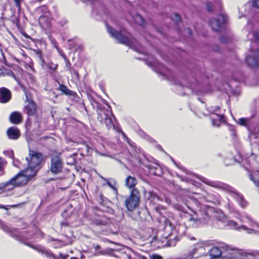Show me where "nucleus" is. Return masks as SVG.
<instances>
[{
	"label": "nucleus",
	"instance_id": "1",
	"mask_svg": "<svg viewBox=\"0 0 259 259\" xmlns=\"http://www.w3.org/2000/svg\"><path fill=\"white\" fill-rule=\"evenodd\" d=\"M195 195L188 196L187 199H183L187 208L179 203H172L171 199L168 197L165 198V201L168 205H171L175 209L183 213L186 221L193 227L197 228L208 224L212 219L215 218L218 222L223 223L224 226L228 227L230 229H242L248 234L259 235L258 231L245 225L240 226L236 222L228 220L223 214L218 216V211L215 208L202 204L198 200L199 194L195 193Z\"/></svg>",
	"mask_w": 259,
	"mask_h": 259
},
{
	"label": "nucleus",
	"instance_id": "2",
	"mask_svg": "<svg viewBox=\"0 0 259 259\" xmlns=\"http://www.w3.org/2000/svg\"><path fill=\"white\" fill-rule=\"evenodd\" d=\"M26 139L29 147V157H26L27 161V167L20 171L17 175L11 178L8 181L0 183V193L2 191H9L14 188L25 185L32 178V150L31 146L32 142L30 130L31 128V121L30 117H28L26 123Z\"/></svg>",
	"mask_w": 259,
	"mask_h": 259
},
{
	"label": "nucleus",
	"instance_id": "3",
	"mask_svg": "<svg viewBox=\"0 0 259 259\" xmlns=\"http://www.w3.org/2000/svg\"><path fill=\"white\" fill-rule=\"evenodd\" d=\"M197 177L205 184L228 193L242 208H245L248 205V202L244 199L243 196L240 194L235 188L229 185L220 181H212L200 176H198Z\"/></svg>",
	"mask_w": 259,
	"mask_h": 259
},
{
	"label": "nucleus",
	"instance_id": "4",
	"mask_svg": "<svg viewBox=\"0 0 259 259\" xmlns=\"http://www.w3.org/2000/svg\"><path fill=\"white\" fill-rule=\"evenodd\" d=\"M208 252L212 258H218L221 255L224 258H234L237 257V254L241 253V251L238 249L223 243L209 249Z\"/></svg>",
	"mask_w": 259,
	"mask_h": 259
},
{
	"label": "nucleus",
	"instance_id": "5",
	"mask_svg": "<svg viewBox=\"0 0 259 259\" xmlns=\"http://www.w3.org/2000/svg\"><path fill=\"white\" fill-rule=\"evenodd\" d=\"M106 27L110 35L116 39L119 43L125 45L131 48H135L139 46V42L134 39L131 34L126 31L124 30H121L120 31H116L108 24H106Z\"/></svg>",
	"mask_w": 259,
	"mask_h": 259
},
{
	"label": "nucleus",
	"instance_id": "6",
	"mask_svg": "<svg viewBox=\"0 0 259 259\" xmlns=\"http://www.w3.org/2000/svg\"><path fill=\"white\" fill-rule=\"evenodd\" d=\"M96 108L98 120L102 123H105L108 128L112 126L114 127L113 120L114 117L112 114L111 107L107 104L100 105Z\"/></svg>",
	"mask_w": 259,
	"mask_h": 259
},
{
	"label": "nucleus",
	"instance_id": "7",
	"mask_svg": "<svg viewBox=\"0 0 259 259\" xmlns=\"http://www.w3.org/2000/svg\"><path fill=\"white\" fill-rule=\"evenodd\" d=\"M35 17H38V23L42 29L45 31L49 30L51 27L52 16L48 11V7L46 5L39 7L34 12Z\"/></svg>",
	"mask_w": 259,
	"mask_h": 259
},
{
	"label": "nucleus",
	"instance_id": "8",
	"mask_svg": "<svg viewBox=\"0 0 259 259\" xmlns=\"http://www.w3.org/2000/svg\"><path fill=\"white\" fill-rule=\"evenodd\" d=\"M224 206L230 213L234 214L235 217L239 219L241 223H246L251 227H259V224L255 222L248 214L246 213L241 214L237 210L233 203L229 199L224 203Z\"/></svg>",
	"mask_w": 259,
	"mask_h": 259
},
{
	"label": "nucleus",
	"instance_id": "9",
	"mask_svg": "<svg viewBox=\"0 0 259 259\" xmlns=\"http://www.w3.org/2000/svg\"><path fill=\"white\" fill-rule=\"evenodd\" d=\"M8 209V208L6 206L0 204V209ZM0 228L2 229L4 232L9 234L11 237L15 239L22 241L25 244L28 245L30 247H32V243L31 241H27L26 240V236L24 233L21 235H19L15 233L17 232L18 229L16 228L11 227L9 226L4 223L0 220Z\"/></svg>",
	"mask_w": 259,
	"mask_h": 259
},
{
	"label": "nucleus",
	"instance_id": "10",
	"mask_svg": "<svg viewBox=\"0 0 259 259\" xmlns=\"http://www.w3.org/2000/svg\"><path fill=\"white\" fill-rule=\"evenodd\" d=\"M35 48H33L35 57L38 59L40 65L44 67L45 57L47 50V44L43 39H33Z\"/></svg>",
	"mask_w": 259,
	"mask_h": 259
},
{
	"label": "nucleus",
	"instance_id": "11",
	"mask_svg": "<svg viewBox=\"0 0 259 259\" xmlns=\"http://www.w3.org/2000/svg\"><path fill=\"white\" fill-rule=\"evenodd\" d=\"M208 243L206 241H202L196 243L194 245L193 248L189 251L185 255V259H192L194 257L195 254H198L200 256H203L207 254L208 249Z\"/></svg>",
	"mask_w": 259,
	"mask_h": 259
},
{
	"label": "nucleus",
	"instance_id": "12",
	"mask_svg": "<svg viewBox=\"0 0 259 259\" xmlns=\"http://www.w3.org/2000/svg\"><path fill=\"white\" fill-rule=\"evenodd\" d=\"M140 201L139 191L136 188L132 189L131 195L125 201V205L128 211H133L138 206Z\"/></svg>",
	"mask_w": 259,
	"mask_h": 259
},
{
	"label": "nucleus",
	"instance_id": "13",
	"mask_svg": "<svg viewBox=\"0 0 259 259\" xmlns=\"http://www.w3.org/2000/svg\"><path fill=\"white\" fill-rule=\"evenodd\" d=\"M219 106H217L214 108L211 107L209 109H207L206 112H202V114L207 115L209 113H212L211 116L212 124L214 126H219L222 122L225 121L224 114L219 112Z\"/></svg>",
	"mask_w": 259,
	"mask_h": 259
},
{
	"label": "nucleus",
	"instance_id": "14",
	"mask_svg": "<svg viewBox=\"0 0 259 259\" xmlns=\"http://www.w3.org/2000/svg\"><path fill=\"white\" fill-rule=\"evenodd\" d=\"M227 19L226 15L221 13L217 19L210 20L209 21V25L213 31L219 32L224 28Z\"/></svg>",
	"mask_w": 259,
	"mask_h": 259
},
{
	"label": "nucleus",
	"instance_id": "15",
	"mask_svg": "<svg viewBox=\"0 0 259 259\" xmlns=\"http://www.w3.org/2000/svg\"><path fill=\"white\" fill-rule=\"evenodd\" d=\"M46 158L42 153L33 151V177L45 164Z\"/></svg>",
	"mask_w": 259,
	"mask_h": 259
},
{
	"label": "nucleus",
	"instance_id": "16",
	"mask_svg": "<svg viewBox=\"0 0 259 259\" xmlns=\"http://www.w3.org/2000/svg\"><path fill=\"white\" fill-rule=\"evenodd\" d=\"M250 54L246 57V62L250 67L259 66V49L254 50L251 47L250 48Z\"/></svg>",
	"mask_w": 259,
	"mask_h": 259
},
{
	"label": "nucleus",
	"instance_id": "17",
	"mask_svg": "<svg viewBox=\"0 0 259 259\" xmlns=\"http://www.w3.org/2000/svg\"><path fill=\"white\" fill-rule=\"evenodd\" d=\"M26 97L25 102L27 103L24 107V112L26 113L28 116L32 115V96L31 93L27 90L24 86L21 87Z\"/></svg>",
	"mask_w": 259,
	"mask_h": 259
},
{
	"label": "nucleus",
	"instance_id": "18",
	"mask_svg": "<svg viewBox=\"0 0 259 259\" xmlns=\"http://www.w3.org/2000/svg\"><path fill=\"white\" fill-rule=\"evenodd\" d=\"M139 162L146 167L148 168L150 174L158 177H160L162 175V168L159 164L157 163L145 164L144 162H142L141 160H140Z\"/></svg>",
	"mask_w": 259,
	"mask_h": 259
},
{
	"label": "nucleus",
	"instance_id": "19",
	"mask_svg": "<svg viewBox=\"0 0 259 259\" xmlns=\"http://www.w3.org/2000/svg\"><path fill=\"white\" fill-rule=\"evenodd\" d=\"M171 159H172L173 162L174 163V164L176 165V166L178 168H179L180 169L184 171L186 174V175H188V176H181V175L177 174V176L181 180V181H184V182H186L187 183H191L193 184L194 185L197 186L196 184H195L194 183H195V182L193 180V176L190 174V172L188 170H186L181 165L176 163V162L172 158H171Z\"/></svg>",
	"mask_w": 259,
	"mask_h": 259
},
{
	"label": "nucleus",
	"instance_id": "20",
	"mask_svg": "<svg viewBox=\"0 0 259 259\" xmlns=\"http://www.w3.org/2000/svg\"><path fill=\"white\" fill-rule=\"evenodd\" d=\"M62 168V162L60 158L58 156L53 157L51 159V171L54 174H57L61 171Z\"/></svg>",
	"mask_w": 259,
	"mask_h": 259
},
{
	"label": "nucleus",
	"instance_id": "21",
	"mask_svg": "<svg viewBox=\"0 0 259 259\" xmlns=\"http://www.w3.org/2000/svg\"><path fill=\"white\" fill-rule=\"evenodd\" d=\"M33 249L37 250L38 252H41L42 254L45 255L48 258H52L53 259H67L68 255H64L62 253H60L59 256H56L52 251L47 250L42 247H37L33 245Z\"/></svg>",
	"mask_w": 259,
	"mask_h": 259
},
{
	"label": "nucleus",
	"instance_id": "22",
	"mask_svg": "<svg viewBox=\"0 0 259 259\" xmlns=\"http://www.w3.org/2000/svg\"><path fill=\"white\" fill-rule=\"evenodd\" d=\"M205 201L212 203L215 204H220L221 200V196L218 193H206L202 198Z\"/></svg>",
	"mask_w": 259,
	"mask_h": 259
},
{
	"label": "nucleus",
	"instance_id": "23",
	"mask_svg": "<svg viewBox=\"0 0 259 259\" xmlns=\"http://www.w3.org/2000/svg\"><path fill=\"white\" fill-rule=\"evenodd\" d=\"M11 98V93L8 89L5 88L0 89V102L7 103L10 101Z\"/></svg>",
	"mask_w": 259,
	"mask_h": 259
},
{
	"label": "nucleus",
	"instance_id": "24",
	"mask_svg": "<svg viewBox=\"0 0 259 259\" xmlns=\"http://www.w3.org/2000/svg\"><path fill=\"white\" fill-rule=\"evenodd\" d=\"M99 177L106 182V184L113 190L115 194L117 195L118 191L117 188L115 187L117 183L116 180L113 178H105L101 175H100Z\"/></svg>",
	"mask_w": 259,
	"mask_h": 259
},
{
	"label": "nucleus",
	"instance_id": "25",
	"mask_svg": "<svg viewBox=\"0 0 259 259\" xmlns=\"http://www.w3.org/2000/svg\"><path fill=\"white\" fill-rule=\"evenodd\" d=\"M7 135L10 139L17 140L20 137L19 130L15 127H11L7 131Z\"/></svg>",
	"mask_w": 259,
	"mask_h": 259
},
{
	"label": "nucleus",
	"instance_id": "26",
	"mask_svg": "<svg viewBox=\"0 0 259 259\" xmlns=\"http://www.w3.org/2000/svg\"><path fill=\"white\" fill-rule=\"evenodd\" d=\"M21 114L17 111L13 112L10 116V121L14 124H19L22 121Z\"/></svg>",
	"mask_w": 259,
	"mask_h": 259
},
{
	"label": "nucleus",
	"instance_id": "27",
	"mask_svg": "<svg viewBox=\"0 0 259 259\" xmlns=\"http://www.w3.org/2000/svg\"><path fill=\"white\" fill-rule=\"evenodd\" d=\"M59 90L64 94L73 97V100L77 98V94L74 91L70 90L64 84H60Z\"/></svg>",
	"mask_w": 259,
	"mask_h": 259
},
{
	"label": "nucleus",
	"instance_id": "28",
	"mask_svg": "<svg viewBox=\"0 0 259 259\" xmlns=\"http://www.w3.org/2000/svg\"><path fill=\"white\" fill-rule=\"evenodd\" d=\"M125 182L127 188L134 189L137 183V181L135 177L128 176L126 178Z\"/></svg>",
	"mask_w": 259,
	"mask_h": 259
},
{
	"label": "nucleus",
	"instance_id": "29",
	"mask_svg": "<svg viewBox=\"0 0 259 259\" xmlns=\"http://www.w3.org/2000/svg\"><path fill=\"white\" fill-rule=\"evenodd\" d=\"M249 177L254 185L259 188V173L256 171H250L249 172Z\"/></svg>",
	"mask_w": 259,
	"mask_h": 259
},
{
	"label": "nucleus",
	"instance_id": "30",
	"mask_svg": "<svg viewBox=\"0 0 259 259\" xmlns=\"http://www.w3.org/2000/svg\"><path fill=\"white\" fill-rule=\"evenodd\" d=\"M33 118L34 117L35 119V122L34 125H36L37 128H40L41 127V117L40 116H39L38 115H35V113L37 112V111L36 110V104L33 102Z\"/></svg>",
	"mask_w": 259,
	"mask_h": 259
},
{
	"label": "nucleus",
	"instance_id": "31",
	"mask_svg": "<svg viewBox=\"0 0 259 259\" xmlns=\"http://www.w3.org/2000/svg\"><path fill=\"white\" fill-rule=\"evenodd\" d=\"M109 222V220L107 218L102 216L100 218L94 219L93 221V223L97 226L106 225Z\"/></svg>",
	"mask_w": 259,
	"mask_h": 259
},
{
	"label": "nucleus",
	"instance_id": "32",
	"mask_svg": "<svg viewBox=\"0 0 259 259\" xmlns=\"http://www.w3.org/2000/svg\"><path fill=\"white\" fill-rule=\"evenodd\" d=\"M246 29L247 31H249V34L251 33L253 35V39L256 42H259V31L250 32V30L252 29V24L249 21H248L247 26H246Z\"/></svg>",
	"mask_w": 259,
	"mask_h": 259
},
{
	"label": "nucleus",
	"instance_id": "33",
	"mask_svg": "<svg viewBox=\"0 0 259 259\" xmlns=\"http://www.w3.org/2000/svg\"><path fill=\"white\" fill-rule=\"evenodd\" d=\"M145 196L147 199L151 201H153L156 199L160 200V197L153 191H145Z\"/></svg>",
	"mask_w": 259,
	"mask_h": 259
},
{
	"label": "nucleus",
	"instance_id": "34",
	"mask_svg": "<svg viewBox=\"0 0 259 259\" xmlns=\"http://www.w3.org/2000/svg\"><path fill=\"white\" fill-rule=\"evenodd\" d=\"M244 259H259V251H253L245 253Z\"/></svg>",
	"mask_w": 259,
	"mask_h": 259
},
{
	"label": "nucleus",
	"instance_id": "35",
	"mask_svg": "<svg viewBox=\"0 0 259 259\" xmlns=\"http://www.w3.org/2000/svg\"><path fill=\"white\" fill-rule=\"evenodd\" d=\"M238 123L249 128L250 123V118H240L238 119Z\"/></svg>",
	"mask_w": 259,
	"mask_h": 259
},
{
	"label": "nucleus",
	"instance_id": "36",
	"mask_svg": "<svg viewBox=\"0 0 259 259\" xmlns=\"http://www.w3.org/2000/svg\"><path fill=\"white\" fill-rule=\"evenodd\" d=\"M73 212L72 206L70 204L67 209L64 210L62 213V216L64 219L69 218L72 214Z\"/></svg>",
	"mask_w": 259,
	"mask_h": 259
},
{
	"label": "nucleus",
	"instance_id": "37",
	"mask_svg": "<svg viewBox=\"0 0 259 259\" xmlns=\"http://www.w3.org/2000/svg\"><path fill=\"white\" fill-rule=\"evenodd\" d=\"M7 165V161L4 158L0 157V176L5 174V169Z\"/></svg>",
	"mask_w": 259,
	"mask_h": 259
},
{
	"label": "nucleus",
	"instance_id": "38",
	"mask_svg": "<svg viewBox=\"0 0 259 259\" xmlns=\"http://www.w3.org/2000/svg\"><path fill=\"white\" fill-rule=\"evenodd\" d=\"M46 66L47 68H48L49 69V70L51 71V72H54V71H55L58 68V65L57 64H54L53 63V62H48L47 63H46V62L45 61V65H44V66ZM44 69L45 68V67H42Z\"/></svg>",
	"mask_w": 259,
	"mask_h": 259
},
{
	"label": "nucleus",
	"instance_id": "39",
	"mask_svg": "<svg viewBox=\"0 0 259 259\" xmlns=\"http://www.w3.org/2000/svg\"><path fill=\"white\" fill-rule=\"evenodd\" d=\"M88 98L90 100L91 105L94 108L96 109L97 108H99L100 107V105H101L99 103L94 97L91 95H88Z\"/></svg>",
	"mask_w": 259,
	"mask_h": 259
},
{
	"label": "nucleus",
	"instance_id": "40",
	"mask_svg": "<svg viewBox=\"0 0 259 259\" xmlns=\"http://www.w3.org/2000/svg\"><path fill=\"white\" fill-rule=\"evenodd\" d=\"M42 238L43 237V233L38 228V227L33 225V238Z\"/></svg>",
	"mask_w": 259,
	"mask_h": 259
},
{
	"label": "nucleus",
	"instance_id": "41",
	"mask_svg": "<svg viewBox=\"0 0 259 259\" xmlns=\"http://www.w3.org/2000/svg\"><path fill=\"white\" fill-rule=\"evenodd\" d=\"M10 20L12 22L15 24L18 28L20 27V18L19 14H17V16L13 15L10 17Z\"/></svg>",
	"mask_w": 259,
	"mask_h": 259
},
{
	"label": "nucleus",
	"instance_id": "42",
	"mask_svg": "<svg viewBox=\"0 0 259 259\" xmlns=\"http://www.w3.org/2000/svg\"><path fill=\"white\" fill-rule=\"evenodd\" d=\"M60 55L63 57L65 62V68L67 70L70 71L72 68H71V64L69 62V60L67 59V57L63 53H61Z\"/></svg>",
	"mask_w": 259,
	"mask_h": 259
},
{
	"label": "nucleus",
	"instance_id": "43",
	"mask_svg": "<svg viewBox=\"0 0 259 259\" xmlns=\"http://www.w3.org/2000/svg\"><path fill=\"white\" fill-rule=\"evenodd\" d=\"M134 21L137 24L140 25H143L144 23V21L142 17L139 15L137 14L133 18Z\"/></svg>",
	"mask_w": 259,
	"mask_h": 259
},
{
	"label": "nucleus",
	"instance_id": "44",
	"mask_svg": "<svg viewBox=\"0 0 259 259\" xmlns=\"http://www.w3.org/2000/svg\"><path fill=\"white\" fill-rule=\"evenodd\" d=\"M187 79L186 78H183V81H176V84H178L182 87H186L187 88H193V86L190 83L186 82Z\"/></svg>",
	"mask_w": 259,
	"mask_h": 259
},
{
	"label": "nucleus",
	"instance_id": "45",
	"mask_svg": "<svg viewBox=\"0 0 259 259\" xmlns=\"http://www.w3.org/2000/svg\"><path fill=\"white\" fill-rule=\"evenodd\" d=\"M49 39L50 40V41H51V44L57 50V51L60 53V54L61 53H63L62 50H61L59 48L56 40L51 35H49Z\"/></svg>",
	"mask_w": 259,
	"mask_h": 259
},
{
	"label": "nucleus",
	"instance_id": "46",
	"mask_svg": "<svg viewBox=\"0 0 259 259\" xmlns=\"http://www.w3.org/2000/svg\"><path fill=\"white\" fill-rule=\"evenodd\" d=\"M69 72L74 79L77 80L79 79V74L77 71L72 68Z\"/></svg>",
	"mask_w": 259,
	"mask_h": 259
},
{
	"label": "nucleus",
	"instance_id": "47",
	"mask_svg": "<svg viewBox=\"0 0 259 259\" xmlns=\"http://www.w3.org/2000/svg\"><path fill=\"white\" fill-rule=\"evenodd\" d=\"M3 153L6 156L9 157L12 159H14V153L12 150H5L3 152Z\"/></svg>",
	"mask_w": 259,
	"mask_h": 259
},
{
	"label": "nucleus",
	"instance_id": "48",
	"mask_svg": "<svg viewBox=\"0 0 259 259\" xmlns=\"http://www.w3.org/2000/svg\"><path fill=\"white\" fill-rule=\"evenodd\" d=\"M153 63L157 64L158 65V68H153L154 70L157 73H159L162 74H163L164 73H163V70H162V68H161L162 67V65L160 63H159L158 62H154Z\"/></svg>",
	"mask_w": 259,
	"mask_h": 259
},
{
	"label": "nucleus",
	"instance_id": "49",
	"mask_svg": "<svg viewBox=\"0 0 259 259\" xmlns=\"http://www.w3.org/2000/svg\"><path fill=\"white\" fill-rule=\"evenodd\" d=\"M164 209H165L164 207L161 205H158L155 206V211L159 214H161V210H164Z\"/></svg>",
	"mask_w": 259,
	"mask_h": 259
},
{
	"label": "nucleus",
	"instance_id": "50",
	"mask_svg": "<svg viewBox=\"0 0 259 259\" xmlns=\"http://www.w3.org/2000/svg\"><path fill=\"white\" fill-rule=\"evenodd\" d=\"M252 6L253 8L259 9V0L253 1Z\"/></svg>",
	"mask_w": 259,
	"mask_h": 259
},
{
	"label": "nucleus",
	"instance_id": "51",
	"mask_svg": "<svg viewBox=\"0 0 259 259\" xmlns=\"http://www.w3.org/2000/svg\"><path fill=\"white\" fill-rule=\"evenodd\" d=\"M19 163H20L19 160L18 159H15V158L14 157V159H13V165L18 168H20Z\"/></svg>",
	"mask_w": 259,
	"mask_h": 259
},
{
	"label": "nucleus",
	"instance_id": "52",
	"mask_svg": "<svg viewBox=\"0 0 259 259\" xmlns=\"http://www.w3.org/2000/svg\"><path fill=\"white\" fill-rule=\"evenodd\" d=\"M68 42H69L68 46H69V49H73L75 46V42H74V40H73L72 39H69Z\"/></svg>",
	"mask_w": 259,
	"mask_h": 259
},
{
	"label": "nucleus",
	"instance_id": "53",
	"mask_svg": "<svg viewBox=\"0 0 259 259\" xmlns=\"http://www.w3.org/2000/svg\"><path fill=\"white\" fill-rule=\"evenodd\" d=\"M150 259H162V257L161 256L158 254H152V255H150Z\"/></svg>",
	"mask_w": 259,
	"mask_h": 259
},
{
	"label": "nucleus",
	"instance_id": "54",
	"mask_svg": "<svg viewBox=\"0 0 259 259\" xmlns=\"http://www.w3.org/2000/svg\"><path fill=\"white\" fill-rule=\"evenodd\" d=\"M206 8L208 12L211 11L212 9V5H211V4L209 2H206Z\"/></svg>",
	"mask_w": 259,
	"mask_h": 259
},
{
	"label": "nucleus",
	"instance_id": "55",
	"mask_svg": "<svg viewBox=\"0 0 259 259\" xmlns=\"http://www.w3.org/2000/svg\"><path fill=\"white\" fill-rule=\"evenodd\" d=\"M175 18H173L174 20L176 22H178L180 21L181 17L179 15H178L177 13H175L174 15Z\"/></svg>",
	"mask_w": 259,
	"mask_h": 259
},
{
	"label": "nucleus",
	"instance_id": "56",
	"mask_svg": "<svg viewBox=\"0 0 259 259\" xmlns=\"http://www.w3.org/2000/svg\"><path fill=\"white\" fill-rule=\"evenodd\" d=\"M61 227H67L69 226V223L67 221H63L61 223Z\"/></svg>",
	"mask_w": 259,
	"mask_h": 259
},
{
	"label": "nucleus",
	"instance_id": "57",
	"mask_svg": "<svg viewBox=\"0 0 259 259\" xmlns=\"http://www.w3.org/2000/svg\"><path fill=\"white\" fill-rule=\"evenodd\" d=\"M15 1L16 6L19 8H20L21 3L23 0H14Z\"/></svg>",
	"mask_w": 259,
	"mask_h": 259
},
{
	"label": "nucleus",
	"instance_id": "58",
	"mask_svg": "<svg viewBox=\"0 0 259 259\" xmlns=\"http://www.w3.org/2000/svg\"><path fill=\"white\" fill-rule=\"evenodd\" d=\"M220 41L223 43H226L227 42V39L225 36H222L220 38Z\"/></svg>",
	"mask_w": 259,
	"mask_h": 259
},
{
	"label": "nucleus",
	"instance_id": "59",
	"mask_svg": "<svg viewBox=\"0 0 259 259\" xmlns=\"http://www.w3.org/2000/svg\"><path fill=\"white\" fill-rule=\"evenodd\" d=\"M167 244L169 246H175L176 244V241L174 242L173 241H167Z\"/></svg>",
	"mask_w": 259,
	"mask_h": 259
},
{
	"label": "nucleus",
	"instance_id": "60",
	"mask_svg": "<svg viewBox=\"0 0 259 259\" xmlns=\"http://www.w3.org/2000/svg\"><path fill=\"white\" fill-rule=\"evenodd\" d=\"M67 23V21L66 20H63L60 22V24L61 26H64Z\"/></svg>",
	"mask_w": 259,
	"mask_h": 259
},
{
	"label": "nucleus",
	"instance_id": "61",
	"mask_svg": "<svg viewBox=\"0 0 259 259\" xmlns=\"http://www.w3.org/2000/svg\"><path fill=\"white\" fill-rule=\"evenodd\" d=\"M122 136H123V139H124V140H127V141L128 142V143L129 144H130V142H129L130 139H129L126 137V136L125 135V134L123 132H122Z\"/></svg>",
	"mask_w": 259,
	"mask_h": 259
},
{
	"label": "nucleus",
	"instance_id": "62",
	"mask_svg": "<svg viewBox=\"0 0 259 259\" xmlns=\"http://www.w3.org/2000/svg\"><path fill=\"white\" fill-rule=\"evenodd\" d=\"M77 155L76 153H74L71 156V157H73V163H75L77 162L76 160L75 159L74 157L76 156Z\"/></svg>",
	"mask_w": 259,
	"mask_h": 259
},
{
	"label": "nucleus",
	"instance_id": "63",
	"mask_svg": "<svg viewBox=\"0 0 259 259\" xmlns=\"http://www.w3.org/2000/svg\"><path fill=\"white\" fill-rule=\"evenodd\" d=\"M186 31L188 32V34L190 35H192V30L189 29V28H188L186 29Z\"/></svg>",
	"mask_w": 259,
	"mask_h": 259
},
{
	"label": "nucleus",
	"instance_id": "64",
	"mask_svg": "<svg viewBox=\"0 0 259 259\" xmlns=\"http://www.w3.org/2000/svg\"><path fill=\"white\" fill-rule=\"evenodd\" d=\"M100 247H101L99 245H97L94 246V248H95V250H98L100 248Z\"/></svg>",
	"mask_w": 259,
	"mask_h": 259
}]
</instances>
